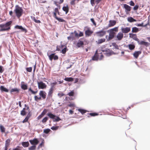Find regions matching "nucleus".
Returning <instances> with one entry per match:
<instances>
[{"mask_svg":"<svg viewBox=\"0 0 150 150\" xmlns=\"http://www.w3.org/2000/svg\"><path fill=\"white\" fill-rule=\"evenodd\" d=\"M118 31V27H115L108 30L107 32L109 33L108 38L107 39V41H109L114 38L116 32Z\"/></svg>","mask_w":150,"mask_h":150,"instance_id":"f257e3e1","label":"nucleus"},{"mask_svg":"<svg viewBox=\"0 0 150 150\" xmlns=\"http://www.w3.org/2000/svg\"><path fill=\"white\" fill-rule=\"evenodd\" d=\"M12 23V21H11L5 24H0V32L7 31L10 30Z\"/></svg>","mask_w":150,"mask_h":150,"instance_id":"f03ea898","label":"nucleus"},{"mask_svg":"<svg viewBox=\"0 0 150 150\" xmlns=\"http://www.w3.org/2000/svg\"><path fill=\"white\" fill-rule=\"evenodd\" d=\"M14 12L18 18H19L22 16L23 13V10L18 5H16L15 6Z\"/></svg>","mask_w":150,"mask_h":150,"instance_id":"7ed1b4c3","label":"nucleus"},{"mask_svg":"<svg viewBox=\"0 0 150 150\" xmlns=\"http://www.w3.org/2000/svg\"><path fill=\"white\" fill-rule=\"evenodd\" d=\"M47 115L50 118L53 119V122H57L61 120V119L58 116H56L51 112L48 113L47 114Z\"/></svg>","mask_w":150,"mask_h":150,"instance_id":"20e7f679","label":"nucleus"},{"mask_svg":"<svg viewBox=\"0 0 150 150\" xmlns=\"http://www.w3.org/2000/svg\"><path fill=\"white\" fill-rule=\"evenodd\" d=\"M47 55L48 56L49 59L51 61H52L53 59L54 60H57L58 59V57L55 55V53L50 54L49 53L47 52Z\"/></svg>","mask_w":150,"mask_h":150,"instance_id":"39448f33","label":"nucleus"},{"mask_svg":"<svg viewBox=\"0 0 150 150\" xmlns=\"http://www.w3.org/2000/svg\"><path fill=\"white\" fill-rule=\"evenodd\" d=\"M106 33V31L104 30L103 29L101 30L96 32V33L98 37H102L105 35Z\"/></svg>","mask_w":150,"mask_h":150,"instance_id":"423d86ee","label":"nucleus"},{"mask_svg":"<svg viewBox=\"0 0 150 150\" xmlns=\"http://www.w3.org/2000/svg\"><path fill=\"white\" fill-rule=\"evenodd\" d=\"M124 8L125 9V12L127 14H129L131 10V7L126 4H123Z\"/></svg>","mask_w":150,"mask_h":150,"instance_id":"0eeeda50","label":"nucleus"},{"mask_svg":"<svg viewBox=\"0 0 150 150\" xmlns=\"http://www.w3.org/2000/svg\"><path fill=\"white\" fill-rule=\"evenodd\" d=\"M38 88L39 89H44L46 88L47 85L42 81L38 82Z\"/></svg>","mask_w":150,"mask_h":150,"instance_id":"6e6552de","label":"nucleus"},{"mask_svg":"<svg viewBox=\"0 0 150 150\" xmlns=\"http://www.w3.org/2000/svg\"><path fill=\"white\" fill-rule=\"evenodd\" d=\"M123 37V34L121 32L119 33L115 38L116 40L120 41L122 40Z\"/></svg>","mask_w":150,"mask_h":150,"instance_id":"1a4fd4ad","label":"nucleus"},{"mask_svg":"<svg viewBox=\"0 0 150 150\" xmlns=\"http://www.w3.org/2000/svg\"><path fill=\"white\" fill-rule=\"evenodd\" d=\"M29 142L30 143L33 145H35V146L38 144L39 142V141L37 138H34L33 140H29Z\"/></svg>","mask_w":150,"mask_h":150,"instance_id":"9d476101","label":"nucleus"},{"mask_svg":"<svg viewBox=\"0 0 150 150\" xmlns=\"http://www.w3.org/2000/svg\"><path fill=\"white\" fill-rule=\"evenodd\" d=\"M122 32V33H127L129 32L130 30V27H122L121 28Z\"/></svg>","mask_w":150,"mask_h":150,"instance_id":"9b49d317","label":"nucleus"},{"mask_svg":"<svg viewBox=\"0 0 150 150\" xmlns=\"http://www.w3.org/2000/svg\"><path fill=\"white\" fill-rule=\"evenodd\" d=\"M14 28L15 29H20L22 31H25V32H27L26 29L25 28H23L22 26H19L17 25L14 27Z\"/></svg>","mask_w":150,"mask_h":150,"instance_id":"f8f14e48","label":"nucleus"},{"mask_svg":"<svg viewBox=\"0 0 150 150\" xmlns=\"http://www.w3.org/2000/svg\"><path fill=\"white\" fill-rule=\"evenodd\" d=\"M46 94H47L46 93L45 91H40L39 93L40 96L43 99L45 98Z\"/></svg>","mask_w":150,"mask_h":150,"instance_id":"ddd939ff","label":"nucleus"},{"mask_svg":"<svg viewBox=\"0 0 150 150\" xmlns=\"http://www.w3.org/2000/svg\"><path fill=\"white\" fill-rule=\"evenodd\" d=\"M20 90L19 89L17 88H12L10 90V93L11 94H12V93H18L19 92Z\"/></svg>","mask_w":150,"mask_h":150,"instance_id":"4468645a","label":"nucleus"},{"mask_svg":"<svg viewBox=\"0 0 150 150\" xmlns=\"http://www.w3.org/2000/svg\"><path fill=\"white\" fill-rule=\"evenodd\" d=\"M21 88L24 90H25L28 88V86L27 84H25L24 82H22L21 84Z\"/></svg>","mask_w":150,"mask_h":150,"instance_id":"2eb2a0df","label":"nucleus"},{"mask_svg":"<svg viewBox=\"0 0 150 150\" xmlns=\"http://www.w3.org/2000/svg\"><path fill=\"white\" fill-rule=\"evenodd\" d=\"M116 23V21L115 20H110L109 21L108 26L111 27L115 25Z\"/></svg>","mask_w":150,"mask_h":150,"instance_id":"dca6fc26","label":"nucleus"},{"mask_svg":"<svg viewBox=\"0 0 150 150\" xmlns=\"http://www.w3.org/2000/svg\"><path fill=\"white\" fill-rule=\"evenodd\" d=\"M141 53V52L140 51H135L133 53V55L134 57L136 58H137L138 57L139 55Z\"/></svg>","mask_w":150,"mask_h":150,"instance_id":"f3484780","label":"nucleus"},{"mask_svg":"<svg viewBox=\"0 0 150 150\" xmlns=\"http://www.w3.org/2000/svg\"><path fill=\"white\" fill-rule=\"evenodd\" d=\"M139 44L141 45H144L146 47L148 46L150 44L149 42H145L144 41H141L140 42V41L139 43Z\"/></svg>","mask_w":150,"mask_h":150,"instance_id":"a211bd4d","label":"nucleus"},{"mask_svg":"<svg viewBox=\"0 0 150 150\" xmlns=\"http://www.w3.org/2000/svg\"><path fill=\"white\" fill-rule=\"evenodd\" d=\"M84 45L83 41L79 40L78 42L77 43V46L78 47H82Z\"/></svg>","mask_w":150,"mask_h":150,"instance_id":"6ab92c4d","label":"nucleus"},{"mask_svg":"<svg viewBox=\"0 0 150 150\" xmlns=\"http://www.w3.org/2000/svg\"><path fill=\"white\" fill-rule=\"evenodd\" d=\"M0 89L2 92H8L9 91L8 89L5 87L3 86H1L0 88Z\"/></svg>","mask_w":150,"mask_h":150,"instance_id":"aec40b11","label":"nucleus"},{"mask_svg":"<svg viewBox=\"0 0 150 150\" xmlns=\"http://www.w3.org/2000/svg\"><path fill=\"white\" fill-rule=\"evenodd\" d=\"M93 32V31L87 29L85 31V34L86 36H89Z\"/></svg>","mask_w":150,"mask_h":150,"instance_id":"412c9836","label":"nucleus"},{"mask_svg":"<svg viewBox=\"0 0 150 150\" xmlns=\"http://www.w3.org/2000/svg\"><path fill=\"white\" fill-rule=\"evenodd\" d=\"M62 10L63 11L65 12L66 14H67L69 11V8L68 5L66 6H63L62 8Z\"/></svg>","mask_w":150,"mask_h":150,"instance_id":"4be33fe9","label":"nucleus"},{"mask_svg":"<svg viewBox=\"0 0 150 150\" xmlns=\"http://www.w3.org/2000/svg\"><path fill=\"white\" fill-rule=\"evenodd\" d=\"M127 21L129 22L130 23L136 22L137 21V20L136 19L133 18L132 17H129L127 18Z\"/></svg>","mask_w":150,"mask_h":150,"instance_id":"5701e85b","label":"nucleus"},{"mask_svg":"<svg viewBox=\"0 0 150 150\" xmlns=\"http://www.w3.org/2000/svg\"><path fill=\"white\" fill-rule=\"evenodd\" d=\"M139 30L138 28L136 27H134L132 28V32L133 33H136Z\"/></svg>","mask_w":150,"mask_h":150,"instance_id":"b1692460","label":"nucleus"},{"mask_svg":"<svg viewBox=\"0 0 150 150\" xmlns=\"http://www.w3.org/2000/svg\"><path fill=\"white\" fill-rule=\"evenodd\" d=\"M127 46L129 48L130 50H134L135 47V45L133 44H130L127 45Z\"/></svg>","mask_w":150,"mask_h":150,"instance_id":"393cba45","label":"nucleus"},{"mask_svg":"<svg viewBox=\"0 0 150 150\" xmlns=\"http://www.w3.org/2000/svg\"><path fill=\"white\" fill-rule=\"evenodd\" d=\"M22 145L25 147H28L29 145V143L28 142H23L22 143Z\"/></svg>","mask_w":150,"mask_h":150,"instance_id":"a878e982","label":"nucleus"},{"mask_svg":"<svg viewBox=\"0 0 150 150\" xmlns=\"http://www.w3.org/2000/svg\"><path fill=\"white\" fill-rule=\"evenodd\" d=\"M64 80L68 82H71L74 80V78L72 77H66L65 78Z\"/></svg>","mask_w":150,"mask_h":150,"instance_id":"bb28decb","label":"nucleus"},{"mask_svg":"<svg viewBox=\"0 0 150 150\" xmlns=\"http://www.w3.org/2000/svg\"><path fill=\"white\" fill-rule=\"evenodd\" d=\"M105 38H101L98 40L97 43L98 44H100L105 41Z\"/></svg>","mask_w":150,"mask_h":150,"instance_id":"cd10ccee","label":"nucleus"},{"mask_svg":"<svg viewBox=\"0 0 150 150\" xmlns=\"http://www.w3.org/2000/svg\"><path fill=\"white\" fill-rule=\"evenodd\" d=\"M114 53L112 51H111L110 50V51H109L108 52L105 53V54L106 56L108 57L110 56L112 54H113Z\"/></svg>","mask_w":150,"mask_h":150,"instance_id":"c85d7f7f","label":"nucleus"},{"mask_svg":"<svg viewBox=\"0 0 150 150\" xmlns=\"http://www.w3.org/2000/svg\"><path fill=\"white\" fill-rule=\"evenodd\" d=\"M98 59V55H94L92 57V60L93 61H97Z\"/></svg>","mask_w":150,"mask_h":150,"instance_id":"c756f323","label":"nucleus"},{"mask_svg":"<svg viewBox=\"0 0 150 150\" xmlns=\"http://www.w3.org/2000/svg\"><path fill=\"white\" fill-rule=\"evenodd\" d=\"M53 93V91H49L48 93L47 97L49 98H51L52 97V94Z\"/></svg>","mask_w":150,"mask_h":150,"instance_id":"7c9ffc66","label":"nucleus"},{"mask_svg":"<svg viewBox=\"0 0 150 150\" xmlns=\"http://www.w3.org/2000/svg\"><path fill=\"white\" fill-rule=\"evenodd\" d=\"M78 111L80 112L82 114H83L86 112V111L82 109H78Z\"/></svg>","mask_w":150,"mask_h":150,"instance_id":"2f4dec72","label":"nucleus"},{"mask_svg":"<svg viewBox=\"0 0 150 150\" xmlns=\"http://www.w3.org/2000/svg\"><path fill=\"white\" fill-rule=\"evenodd\" d=\"M112 45L114 47V48L117 49H119V48L118 46L116 44V43L115 42H112Z\"/></svg>","mask_w":150,"mask_h":150,"instance_id":"473e14b6","label":"nucleus"},{"mask_svg":"<svg viewBox=\"0 0 150 150\" xmlns=\"http://www.w3.org/2000/svg\"><path fill=\"white\" fill-rule=\"evenodd\" d=\"M36 146L35 145H33L31 147L28 148L29 150H35V149Z\"/></svg>","mask_w":150,"mask_h":150,"instance_id":"72a5a7b5","label":"nucleus"},{"mask_svg":"<svg viewBox=\"0 0 150 150\" xmlns=\"http://www.w3.org/2000/svg\"><path fill=\"white\" fill-rule=\"evenodd\" d=\"M28 91H30L33 94H35L37 93V92H38L37 91H33L31 89V88H30L29 89Z\"/></svg>","mask_w":150,"mask_h":150,"instance_id":"f704fd0d","label":"nucleus"},{"mask_svg":"<svg viewBox=\"0 0 150 150\" xmlns=\"http://www.w3.org/2000/svg\"><path fill=\"white\" fill-rule=\"evenodd\" d=\"M0 129L1 131V132H4L5 131V128L4 127V126L0 125Z\"/></svg>","mask_w":150,"mask_h":150,"instance_id":"c9c22d12","label":"nucleus"},{"mask_svg":"<svg viewBox=\"0 0 150 150\" xmlns=\"http://www.w3.org/2000/svg\"><path fill=\"white\" fill-rule=\"evenodd\" d=\"M59 127L58 126H53L51 127V129L53 130H56L58 129Z\"/></svg>","mask_w":150,"mask_h":150,"instance_id":"e433bc0d","label":"nucleus"},{"mask_svg":"<svg viewBox=\"0 0 150 150\" xmlns=\"http://www.w3.org/2000/svg\"><path fill=\"white\" fill-rule=\"evenodd\" d=\"M50 131H51V130L50 129L47 128V129H45L44 130L43 132H44V133L45 134H47L48 133H49L50 132Z\"/></svg>","mask_w":150,"mask_h":150,"instance_id":"4c0bfd02","label":"nucleus"},{"mask_svg":"<svg viewBox=\"0 0 150 150\" xmlns=\"http://www.w3.org/2000/svg\"><path fill=\"white\" fill-rule=\"evenodd\" d=\"M10 142V140L9 139H7L5 142V146L6 145L7 146H8Z\"/></svg>","mask_w":150,"mask_h":150,"instance_id":"58836bf2","label":"nucleus"},{"mask_svg":"<svg viewBox=\"0 0 150 150\" xmlns=\"http://www.w3.org/2000/svg\"><path fill=\"white\" fill-rule=\"evenodd\" d=\"M57 82H55L51 83L50 85L51 87L53 88H54V86L57 84Z\"/></svg>","mask_w":150,"mask_h":150,"instance_id":"ea45409f","label":"nucleus"},{"mask_svg":"<svg viewBox=\"0 0 150 150\" xmlns=\"http://www.w3.org/2000/svg\"><path fill=\"white\" fill-rule=\"evenodd\" d=\"M74 93L73 91H71L67 95L69 96H74Z\"/></svg>","mask_w":150,"mask_h":150,"instance_id":"a19ab883","label":"nucleus"},{"mask_svg":"<svg viewBox=\"0 0 150 150\" xmlns=\"http://www.w3.org/2000/svg\"><path fill=\"white\" fill-rule=\"evenodd\" d=\"M67 51V48L66 47H65L64 48H63L62 50V53L63 54H64Z\"/></svg>","mask_w":150,"mask_h":150,"instance_id":"79ce46f5","label":"nucleus"},{"mask_svg":"<svg viewBox=\"0 0 150 150\" xmlns=\"http://www.w3.org/2000/svg\"><path fill=\"white\" fill-rule=\"evenodd\" d=\"M41 99V97H38L37 96H34V99L36 101H38V100H40Z\"/></svg>","mask_w":150,"mask_h":150,"instance_id":"37998d69","label":"nucleus"},{"mask_svg":"<svg viewBox=\"0 0 150 150\" xmlns=\"http://www.w3.org/2000/svg\"><path fill=\"white\" fill-rule=\"evenodd\" d=\"M48 118L47 117H45L43 118L42 120V122L43 123H45L46 122L47 120H48Z\"/></svg>","mask_w":150,"mask_h":150,"instance_id":"c03bdc74","label":"nucleus"},{"mask_svg":"<svg viewBox=\"0 0 150 150\" xmlns=\"http://www.w3.org/2000/svg\"><path fill=\"white\" fill-rule=\"evenodd\" d=\"M26 71L28 72H31L32 70V67H27L26 68Z\"/></svg>","mask_w":150,"mask_h":150,"instance_id":"a18cd8bd","label":"nucleus"},{"mask_svg":"<svg viewBox=\"0 0 150 150\" xmlns=\"http://www.w3.org/2000/svg\"><path fill=\"white\" fill-rule=\"evenodd\" d=\"M56 19L59 22H64L65 21V20L63 19L58 17Z\"/></svg>","mask_w":150,"mask_h":150,"instance_id":"49530a36","label":"nucleus"},{"mask_svg":"<svg viewBox=\"0 0 150 150\" xmlns=\"http://www.w3.org/2000/svg\"><path fill=\"white\" fill-rule=\"evenodd\" d=\"M89 114L91 116H95L98 115V114L97 113H90Z\"/></svg>","mask_w":150,"mask_h":150,"instance_id":"de8ad7c7","label":"nucleus"},{"mask_svg":"<svg viewBox=\"0 0 150 150\" xmlns=\"http://www.w3.org/2000/svg\"><path fill=\"white\" fill-rule=\"evenodd\" d=\"M133 39L134 40H135V41H136L137 42L138 44L139 43V39L137 38V35L135 36L133 38Z\"/></svg>","mask_w":150,"mask_h":150,"instance_id":"09e8293b","label":"nucleus"},{"mask_svg":"<svg viewBox=\"0 0 150 150\" xmlns=\"http://www.w3.org/2000/svg\"><path fill=\"white\" fill-rule=\"evenodd\" d=\"M102 51L103 52H106V53H107L109 52V51H110V50L106 48L105 49H102Z\"/></svg>","mask_w":150,"mask_h":150,"instance_id":"8fccbe9b","label":"nucleus"},{"mask_svg":"<svg viewBox=\"0 0 150 150\" xmlns=\"http://www.w3.org/2000/svg\"><path fill=\"white\" fill-rule=\"evenodd\" d=\"M26 114V113L25 111L21 110V114L22 116H24Z\"/></svg>","mask_w":150,"mask_h":150,"instance_id":"3c124183","label":"nucleus"},{"mask_svg":"<svg viewBox=\"0 0 150 150\" xmlns=\"http://www.w3.org/2000/svg\"><path fill=\"white\" fill-rule=\"evenodd\" d=\"M129 37L132 38L133 39V38L135 36H136V34H133L132 33H130L129 34Z\"/></svg>","mask_w":150,"mask_h":150,"instance_id":"603ef678","label":"nucleus"},{"mask_svg":"<svg viewBox=\"0 0 150 150\" xmlns=\"http://www.w3.org/2000/svg\"><path fill=\"white\" fill-rule=\"evenodd\" d=\"M47 112V110L46 109H45L42 112L41 114L42 115L44 116L46 113Z\"/></svg>","mask_w":150,"mask_h":150,"instance_id":"864d4df0","label":"nucleus"},{"mask_svg":"<svg viewBox=\"0 0 150 150\" xmlns=\"http://www.w3.org/2000/svg\"><path fill=\"white\" fill-rule=\"evenodd\" d=\"M44 141L43 139L42 141V142L39 145V146H40L41 147H42V146H44Z\"/></svg>","mask_w":150,"mask_h":150,"instance_id":"5fc2aeb1","label":"nucleus"},{"mask_svg":"<svg viewBox=\"0 0 150 150\" xmlns=\"http://www.w3.org/2000/svg\"><path fill=\"white\" fill-rule=\"evenodd\" d=\"M4 69L3 67L0 66V73H2L4 71Z\"/></svg>","mask_w":150,"mask_h":150,"instance_id":"6e6d98bb","label":"nucleus"},{"mask_svg":"<svg viewBox=\"0 0 150 150\" xmlns=\"http://www.w3.org/2000/svg\"><path fill=\"white\" fill-rule=\"evenodd\" d=\"M129 4L131 6H133L134 5H135V4H134V2L132 1H131L129 2Z\"/></svg>","mask_w":150,"mask_h":150,"instance_id":"4d7b16f0","label":"nucleus"},{"mask_svg":"<svg viewBox=\"0 0 150 150\" xmlns=\"http://www.w3.org/2000/svg\"><path fill=\"white\" fill-rule=\"evenodd\" d=\"M95 0H91L90 1L91 4L92 6H93L95 5Z\"/></svg>","mask_w":150,"mask_h":150,"instance_id":"13d9d810","label":"nucleus"},{"mask_svg":"<svg viewBox=\"0 0 150 150\" xmlns=\"http://www.w3.org/2000/svg\"><path fill=\"white\" fill-rule=\"evenodd\" d=\"M139 6L138 5H136L134 7H133V10L134 11L137 10L138 8H139Z\"/></svg>","mask_w":150,"mask_h":150,"instance_id":"bf43d9fd","label":"nucleus"},{"mask_svg":"<svg viewBox=\"0 0 150 150\" xmlns=\"http://www.w3.org/2000/svg\"><path fill=\"white\" fill-rule=\"evenodd\" d=\"M91 22L93 23V24L95 25H96V23L95 22V21H94V20L93 18H92L91 19Z\"/></svg>","mask_w":150,"mask_h":150,"instance_id":"052dcab7","label":"nucleus"},{"mask_svg":"<svg viewBox=\"0 0 150 150\" xmlns=\"http://www.w3.org/2000/svg\"><path fill=\"white\" fill-rule=\"evenodd\" d=\"M74 34V33L72 32L70 34V36L71 37V39L72 40H73L74 39V37L73 35V34Z\"/></svg>","mask_w":150,"mask_h":150,"instance_id":"680f3d73","label":"nucleus"},{"mask_svg":"<svg viewBox=\"0 0 150 150\" xmlns=\"http://www.w3.org/2000/svg\"><path fill=\"white\" fill-rule=\"evenodd\" d=\"M57 95L60 98L64 96V94L63 93H58Z\"/></svg>","mask_w":150,"mask_h":150,"instance_id":"e2e57ef3","label":"nucleus"},{"mask_svg":"<svg viewBox=\"0 0 150 150\" xmlns=\"http://www.w3.org/2000/svg\"><path fill=\"white\" fill-rule=\"evenodd\" d=\"M29 119L25 117V119L22 122L24 123L28 121Z\"/></svg>","mask_w":150,"mask_h":150,"instance_id":"0e129e2a","label":"nucleus"},{"mask_svg":"<svg viewBox=\"0 0 150 150\" xmlns=\"http://www.w3.org/2000/svg\"><path fill=\"white\" fill-rule=\"evenodd\" d=\"M74 33L75 34V36L76 37H79V34L77 33L76 31V30L74 31V32L73 33Z\"/></svg>","mask_w":150,"mask_h":150,"instance_id":"69168bd1","label":"nucleus"},{"mask_svg":"<svg viewBox=\"0 0 150 150\" xmlns=\"http://www.w3.org/2000/svg\"><path fill=\"white\" fill-rule=\"evenodd\" d=\"M79 37L83 36V32L81 31L79 32Z\"/></svg>","mask_w":150,"mask_h":150,"instance_id":"338daca9","label":"nucleus"},{"mask_svg":"<svg viewBox=\"0 0 150 150\" xmlns=\"http://www.w3.org/2000/svg\"><path fill=\"white\" fill-rule=\"evenodd\" d=\"M20 148V146H18L15 148L13 149V150H21Z\"/></svg>","mask_w":150,"mask_h":150,"instance_id":"774afa93","label":"nucleus"}]
</instances>
